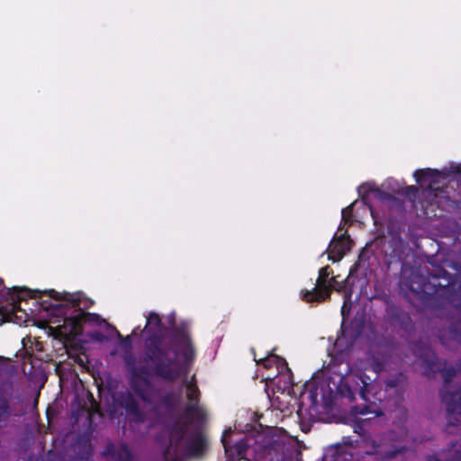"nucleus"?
I'll return each mask as SVG.
<instances>
[{
	"label": "nucleus",
	"instance_id": "5",
	"mask_svg": "<svg viewBox=\"0 0 461 461\" xmlns=\"http://www.w3.org/2000/svg\"><path fill=\"white\" fill-rule=\"evenodd\" d=\"M456 174H461V165H451L441 171L430 168L418 169L413 173V176L422 187L431 194L437 191L442 192L438 185L441 180Z\"/></svg>",
	"mask_w": 461,
	"mask_h": 461
},
{
	"label": "nucleus",
	"instance_id": "7",
	"mask_svg": "<svg viewBox=\"0 0 461 461\" xmlns=\"http://www.w3.org/2000/svg\"><path fill=\"white\" fill-rule=\"evenodd\" d=\"M332 273L329 266L321 267L319 271V277L312 291H306L303 294V299L307 302H321L329 297V285L328 281L330 275Z\"/></svg>",
	"mask_w": 461,
	"mask_h": 461
},
{
	"label": "nucleus",
	"instance_id": "1",
	"mask_svg": "<svg viewBox=\"0 0 461 461\" xmlns=\"http://www.w3.org/2000/svg\"><path fill=\"white\" fill-rule=\"evenodd\" d=\"M343 338L339 337L334 344L336 354L331 351L328 364V372L339 376L336 385L338 393L349 401L361 400L362 402L352 406L354 414H374V418L397 407L405 389L406 376L402 372L389 374L387 365L379 357L372 356L367 364L351 366L347 361V353L340 349Z\"/></svg>",
	"mask_w": 461,
	"mask_h": 461
},
{
	"label": "nucleus",
	"instance_id": "2",
	"mask_svg": "<svg viewBox=\"0 0 461 461\" xmlns=\"http://www.w3.org/2000/svg\"><path fill=\"white\" fill-rule=\"evenodd\" d=\"M47 294L54 299L57 303L48 300L40 302L41 306L45 310L52 308H63L71 305L77 310L88 308L91 303L88 300H83L81 293H59L55 290H20L18 287L8 289L4 285V281L0 278V318L5 321H13L19 325L25 324L29 321V314L18 304L25 300L27 295L34 298H41Z\"/></svg>",
	"mask_w": 461,
	"mask_h": 461
},
{
	"label": "nucleus",
	"instance_id": "6",
	"mask_svg": "<svg viewBox=\"0 0 461 461\" xmlns=\"http://www.w3.org/2000/svg\"><path fill=\"white\" fill-rule=\"evenodd\" d=\"M82 308L81 310H77V313L74 316H71L69 318L65 317V321H69L71 322V328L69 332L72 333L77 326H79L82 322L85 321H95L99 326H104L108 331L115 333L121 339H122V345L126 348L130 349L131 348V336H127L125 338H122V336L120 334V332L112 325H110L105 320L101 319L99 315L97 314H92L88 312H83Z\"/></svg>",
	"mask_w": 461,
	"mask_h": 461
},
{
	"label": "nucleus",
	"instance_id": "15",
	"mask_svg": "<svg viewBox=\"0 0 461 461\" xmlns=\"http://www.w3.org/2000/svg\"><path fill=\"white\" fill-rule=\"evenodd\" d=\"M392 251L391 252H387L385 251V254L386 255H389L390 257H400V253L402 251V241L400 238L398 237H394L392 239Z\"/></svg>",
	"mask_w": 461,
	"mask_h": 461
},
{
	"label": "nucleus",
	"instance_id": "4",
	"mask_svg": "<svg viewBox=\"0 0 461 461\" xmlns=\"http://www.w3.org/2000/svg\"><path fill=\"white\" fill-rule=\"evenodd\" d=\"M393 432H390L383 438L379 437L376 438H371L364 435L359 442V447L363 449L361 454L374 455L377 460L393 457L403 448L393 441Z\"/></svg>",
	"mask_w": 461,
	"mask_h": 461
},
{
	"label": "nucleus",
	"instance_id": "17",
	"mask_svg": "<svg viewBox=\"0 0 461 461\" xmlns=\"http://www.w3.org/2000/svg\"><path fill=\"white\" fill-rule=\"evenodd\" d=\"M449 452L451 453V457L446 461H461V446L453 444Z\"/></svg>",
	"mask_w": 461,
	"mask_h": 461
},
{
	"label": "nucleus",
	"instance_id": "19",
	"mask_svg": "<svg viewBox=\"0 0 461 461\" xmlns=\"http://www.w3.org/2000/svg\"><path fill=\"white\" fill-rule=\"evenodd\" d=\"M372 420V418H365L361 419L357 424L355 426V432L358 433L359 435L365 434L366 429L365 426Z\"/></svg>",
	"mask_w": 461,
	"mask_h": 461
},
{
	"label": "nucleus",
	"instance_id": "12",
	"mask_svg": "<svg viewBox=\"0 0 461 461\" xmlns=\"http://www.w3.org/2000/svg\"><path fill=\"white\" fill-rule=\"evenodd\" d=\"M107 453L109 455L108 461H133V456L125 444L109 445Z\"/></svg>",
	"mask_w": 461,
	"mask_h": 461
},
{
	"label": "nucleus",
	"instance_id": "25",
	"mask_svg": "<svg viewBox=\"0 0 461 461\" xmlns=\"http://www.w3.org/2000/svg\"><path fill=\"white\" fill-rule=\"evenodd\" d=\"M140 327H137L133 330L131 335H136L137 334V330H139Z\"/></svg>",
	"mask_w": 461,
	"mask_h": 461
},
{
	"label": "nucleus",
	"instance_id": "9",
	"mask_svg": "<svg viewBox=\"0 0 461 461\" xmlns=\"http://www.w3.org/2000/svg\"><path fill=\"white\" fill-rule=\"evenodd\" d=\"M357 191H358L359 195H360V196H361V198H362L363 203H364L365 204L368 205L369 210H370V213H371V215H372L373 219L375 220V221L376 222V215H375V212L374 209L372 208V206H370V205L368 204V203H367V201H366V195L369 192H372V193H374L375 196L378 200H380V201H382V202L389 201V200H391V199L393 198V196H392L390 194H388V193H386V192H384V191L381 190L380 188H376V187H375V185H374L372 183H365V184H362V185L358 187Z\"/></svg>",
	"mask_w": 461,
	"mask_h": 461
},
{
	"label": "nucleus",
	"instance_id": "13",
	"mask_svg": "<svg viewBox=\"0 0 461 461\" xmlns=\"http://www.w3.org/2000/svg\"><path fill=\"white\" fill-rule=\"evenodd\" d=\"M442 344L447 345L448 340H454L461 343V325L451 326L449 330L438 335Z\"/></svg>",
	"mask_w": 461,
	"mask_h": 461
},
{
	"label": "nucleus",
	"instance_id": "20",
	"mask_svg": "<svg viewBox=\"0 0 461 461\" xmlns=\"http://www.w3.org/2000/svg\"><path fill=\"white\" fill-rule=\"evenodd\" d=\"M355 203H356V202H354L352 204H350L349 206H348L347 208H344L342 210L341 215H342V221L344 222H348L350 221L351 212H352L353 206Z\"/></svg>",
	"mask_w": 461,
	"mask_h": 461
},
{
	"label": "nucleus",
	"instance_id": "23",
	"mask_svg": "<svg viewBox=\"0 0 461 461\" xmlns=\"http://www.w3.org/2000/svg\"><path fill=\"white\" fill-rule=\"evenodd\" d=\"M230 434V431H225L224 434H223V437L221 438V441L223 443V446L225 447V450L226 452L229 451V445H228V442H227V435Z\"/></svg>",
	"mask_w": 461,
	"mask_h": 461
},
{
	"label": "nucleus",
	"instance_id": "14",
	"mask_svg": "<svg viewBox=\"0 0 461 461\" xmlns=\"http://www.w3.org/2000/svg\"><path fill=\"white\" fill-rule=\"evenodd\" d=\"M351 296H352L351 291L344 292V303L341 307V315H342L343 321L349 314V312L351 309Z\"/></svg>",
	"mask_w": 461,
	"mask_h": 461
},
{
	"label": "nucleus",
	"instance_id": "24",
	"mask_svg": "<svg viewBox=\"0 0 461 461\" xmlns=\"http://www.w3.org/2000/svg\"><path fill=\"white\" fill-rule=\"evenodd\" d=\"M408 189H409L410 191L414 192V193H416V192H417V188H416L415 186H409V187H408Z\"/></svg>",
	"mask_w": 461,
	"mask_h": 461
},
{
	"label": "nucleus",
	"instance_id": "3",
	"mask_svg": "<svg viewBox=\"0 0 461 461\" xmlns=\"http://www.w3.org/2000/svg\"><path fill=\"white\" fill-rule=\"evenodd\" d=\"M420 357L426 366L427 375L437 372L442 373L445 384L440 391V395L443 402L447 405V422L452 426L461 425V388L454 392H451L449 388L452 377L461 371V360L455 366L447 367L446 363H442L429 348H427Z\"/></svg>",
	"mask_w": 461,
	"mask_h": 461
},
{
	"label": "nucleus",
	"instance_id": "21",
	"mask_svg": "<svg viewBox=\"0 0 461 461\" xmlns=\"http://www.w3.org/2000/svg\"><path fill=\"white\" fill-rule=\"evenodd\" d=\"M8 416V404L5 401H0V420H5Z\"/></svg>",
	"mask_w": 461,
	"mask_h": 461
},
{
	"label": "nucleus",
	"instance_id": "8",
	"mask_svg": "<svg viewBox=\"0 0 461 461\" xmlns=\"http://www.w3.org/2000/svg\"><path fill=\"white\" fill-rule=\"evenodd\" d=\"M351 240L345 233H336L329 244V259L337 262L339 261L344 255L350 249Z\"/></svg>",
	"mask_w": 461,
	"mask_h": 461
},
{
	"label": "nucleus",
	"instance_id": "22",
	"mask_svg": "<svg viewBox=\"0 0 461 461\" xmlns=\"http://www.w3.org/2000/svg\"><path fill=\"white\" fill-rule=\"evenodd\" d=\"M367 258H368V250H367V249H365L362 250V252L359 255L357 265L362 264V262L366 260Z\"/></svg>",
	"mask_w": 461,
	"mask_h": 461
},
{
	"label": "nucleus",
	"instance_id": "10",
	"mask_svg": "<svg viewBox=\"0 0 461 461\" xmlns=\"http://www.w3.org/2000/svg\"><path fill=\"white\" fill-rule=\"evenodd\" d=\"M262 362L266 367H269L271 365L275 364L280 374L285 372L283 375L285 379V388L293 385L294 383L292 380V373L284 358H281L276 355H272L269 357L262 360Z\"/></svg>",
	"mask_w": 461,
	"mask_h": 461
},
{
	"label": "nucleus",
	"instance_id": "16",
	"mask_svg": "<svg viewBox=\"0 0 461 461\" xmlns=\"http://www.w3.org/2000/svg\"><path fill=\"white\" fill-rule=\"evenodd\" d=\"M248 447H249V445H248L246 439H241V440L236 442V444L234 446V450L239 458L244 457V455L246 453Z\"/></svg>",
	"mask_w": 461,
	"mask_h": 461
},
{
	"label": "nucleus",
	"instance_id": "18",
	"mask_svg": "<svg viewBox=\"0 0 461 461\" xmlns=\"http://www.w3.org/2000/svg\"><path fill=\"white\" fill-rule=\"evenodd\" d=\"M328 285H329V294L330 293L331 289H335L337 291L344 290V292L348 291L346 289V285L337 281L335 277H330V280L328 281Z\"/></svg>",
	"mask_w": 461,
	"mask_h": 461
},
{
	"label": "nucleus",
	"instance_id": "11",
	"mask_svg": "<svg viewBox=\"0 0 461 461\" xmlns=\"http://www.w3.org/2000/svg\"><path fill=\"white\" fill-rule=\"evenodd\" d=\"M353 458L351 447L336 446L328 448L323 455L324 461H349Z\"/></svg>",
	"mask_w": 461,
	"mask_h": 461
}]
</instances>
